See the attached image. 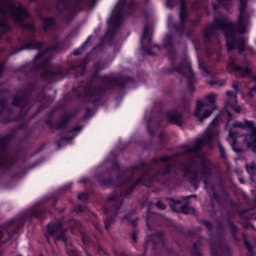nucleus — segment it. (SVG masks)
Listing matches in <instances>:
<instances>
[{
  "instance_id": "f257e3e1",
  "label": "nucleus",
  "mask_w": 256,
  "mask_h": 256,
  "mask_svg": "<svg viewBox=\"0 0 256 256\" xmlns=\"http://www.w3.org/2000/svg\"><path fill=\"white\" fill-rule=\"evenodd\" d=\"M109 67V63L105 60H99L92 66V78L82 80L76 87L72 88V92L78 99H82L85 103H91L94 107L104 105V97L107 91L113 89H127L129 83H134L131 77H114L111 74L100 75L101 71H105Z\"/></svg>"
},
{
  "instance_id": "f03ea898",
  "label": "nucleus",
  "mask_w": 256,
  "mask_h": 256,
  "mask_svg": "<svg viewBox=\"0 0 256 256\" xmlns=\"http://www.w3.org/2000/svg\"><path fill=\"white\" fill-rule=\"evenodd\" d=\"M49 67H51V61L44 59L41 63H26L18 67L17 72L25 74L26 77H29V75L37 77V73H39L41 69H44L40 74V79L45 81V83H57V81H63L65 77H69V75L73 73L83 77L85 71H87V58L82 59L79 64L70 63L68 68H59L58 71L49 70Z\"/></svg>"
},
{
  "instance_id": "7ed1b4c3",
  "label": "nucleus",
  "mask_w": 256,
  "mask_h": 256,
  "mask_svg": "<svg viewBox=\"0 0 256 256\" xmlns=\"http://www.w3.org/2000/svg\"><path fill=\"white\" fill-rule=\"evenodd\" d=\"M45 86L40 87L37 84V81L33 80L29 82L26 85V88L22 90L21 94L14 95L12 99V107H18V109H21V111H25V109H28L29 103L31 100V95H34V101L36 103H40L37 111H41V109L45 108V101H47V94L45 93Z\"/></svg>"
},
{
  "instance_id": "20e7f679",
  "label": "nucleus",
  "mask_w": 256,
  "mask_h": 256,
  "mask_svg": "<svg viewBox=\"0 0 256 256\" xmlns=\"http://www.w3.org/2000/svg\"><path fill=\"white\" fill-rule=\"evenodd\" d=\"M14 138L15 135L11 133L0 137V169L11 171L13 167H17L18 172L13 174V179H17L27 171V165L25 159H19L17 154L9 153V142L13 141Z\"/></svg>"
},
{
  "instance_id": "39448f33",
  "label": "nucleus",
  "mask_w": 256,
  "mask_h": 256,
  "mask_svg": "<svg viewBox=\"0 0 256 256\" xmlns=\"http://www.w3.org/2000/svg\"><path fill=\"white\" fill-rule=\"evenodd\" d=\"M138 185L149 186V184H147V182H145V180L139 176L132 185L127 187L125 190H122L119 196H112L108 198V205L103 207V213L105 215H107V213H112V215L108 216L104 220L106 231H109V229H111V225L115 223V219H117V215L119 214V209H121L123 206V199L129 197V195L135 191Z\"/></svg>"
},
{
  "instance_id": "423d86ee",
  "label": "nucleus",
  "mask_w": 256,
  "mask_h": 256,
  "mask_svg": "<svg viewBox=\"0 0 256 256\" xmlns=\"http://www.w3.org/2000/svg\"><path fill=\"white\" fill-rule=\"evenodd\" d=\"M211 29H221V31H223L228 51L237 49L239 55H243L245 52V38L241 37L237 39V36H235L237 35L235 23L227 20V16L214 17Z\"/></svg>"
},
{
  "instance_id": "0eeeda50",
  "label": "nucleus",
  "mask_w": 256,
  "mask_h": 256,
  "mask_svg": "<svg viewBox=\"0 0 256 256\" xmlns=\"http://www.w3.org/2000/svg\"><path fill=\"white\" fill-rule=\"evenodd\" d=\"M7 13L10 12V15L14 23L20 27L23 31H35V24L33 22H25L26 19H29L31 15L29 12L23 8V6H15V4L9 3L7 0H0V7H3Z\"/></svg>"
},
{
  "instance_id": "6e6552de",
  "label": "nucleus",
  "mask_w": 256,
  "mask_h": 256,
  "mask_svg": "<svg viewBox=\"0 0 256 256\" xmlns=\"http://www.w3.org/2000/svg\"><path fill=\"white\" fill-rule=\"evenodd\" d=\"M175 167L173 163H167L158 172L153 173V166L149 165L148 168L142 171L140 177L148 185H153V182L160 183L161 185H171V171Z\"/></svg>"
},
{
  "instance_id": "1a4fd4ad",
  "label": "nucleus",
  "mask_w": 256,
  "mask_h": 256,
  "mask_svg": "<svg viewBox=\"0 0 256 256\" xmlns=\"http://www.w3.org/2000/svg\"><path fill=\"white\" fill-rule=\"evenodd\" d=\"M60 5H64L63 9L59 6H56L58 17H61L62 21L65 23H71L77 15V11H83L82 3L86 5H92L95 3V0H57Z\"/></svg>"
},
{
  "instance_id": "9d476101",
  "label": "nucleus",
  "mask_w": 256,
  "mask_h": 256,
  "mask_svg": "<svg viewBox=\"0 0 256 256\" xmlns=\"http://www.w3.org/2000/svg\"><path fill=\"white\" fill-rule=\"evenodd\" d=\"M29 35L27 37L28 42L24 43L22 46L19 48L15 49L14 51L10 52L9 56L13 57V55H17V53H21V51H39L36 56L35 60L41 59L44 55L45 52H43V47H45V44L43 42H39L35 40V34L37 33V26H35V30H28Z\"/></svg>"
},
{
  "instance_id": "9b49d317",
  "label": "nucleus",
  "mask_w": 256,
  "mask_h": 256,
  "mask_svg": "<svg viewBox=\"0 0 256 256\" xmlns=\"http://www.w3.org/2000/svg\"><path fill=\"white\" fill-rule=\"evenodd\" d=\"M146 243H151L154 253L166 256H177V252L173 251V249L168 248L165 244V232L163 231H157L151 236H148V238L146 239Z\"/></svg>"
},
{
  "instance_id": "f8f14e48",
  "label": "nucleus",
  "mask_w": 256,
  "mask_h": 256,
  "mask_svg": "<svg viewBox=\"0 0 256 256\" xmlns=\"http://www.w3.org/2000/svg\"><path fill=\"white\" fill-rule=\"evenodd\" d=\"M197 165V160L195 157H190L187 162H180L177 165L178 171L183 173L184 177H188V181L190 185L197 191L199 189V183L201 180L199 179V172H193V166Z\"/></svg>"
},
{
  "instance_id": "ddd939ff",
  "label": "nucleus",
  "mask_w": 256,
  "mask_h": 256,
  "mask_svg": "<svg viewBox=\"0 0 256 256\" xmlns=\"http://www.w3.org/2000/svg\"><path fill=\"white\" fill-rule=\"evenodd\" d=\"M178 73L182 77H186L188 79L187 89L190 93L195 91V73L193 72V68L191 67V63L182 62L176 67L166 69L165 73L171 75L173 73Z\"/></svg>"
},
{
  "instance_id": "4468645a",
  "label": "nucleus",
  "mask_w": 256,
  "mask_h": 256,
  "mask_svg": "<svg viewBox=\"0 0 256 256\" xmlns=\"http://www.w3.org/2000/svg\"><path fill=\"white\" fill-rule=\"evenodd\" d=\"M234 129H249L250 133L246 136L245 142L248 149H251L253 153H256V126L255 122L244 120V122L236 121L233 123Z\"/></svg>"
},
{
  "instance_id": "2eb2a0df",
  "label": "nucleus",
  "mask_w": 256,
  "mask_h": 256,
  "mask_svg": "<svg viewBox=\"0 0 256 256\" xmlns=\"http://www.w3.org/2000/svg\"><path fill=\"white\" fill-rule=\"evenodd\" d=\"M67 230L63 228V223L59 220L50 222L47 225L45 238L49 243V237H54L56 241H62L63 243H67Z\"/></svg>"
},
{
  "instance_id": "dca6fc26",
  "label": "nucleus",
  "mask_w": 256,
  "mask_h": 256,
  "mask_svg": "<svg viewBox=\"0 0 256 256\" xmlns=\"http://www.w3.org/2000/svg\"><path fill=\"white\" fill-rule=\"evenodd\" d=\"M127 5V0H119L116 5V12L114 17H110L108 20V25L114 27L111 29L112 37L117 35V29L123 25V15H125V7Z\"/></svg>"
},
{
  "instance_id": "f3484780",
  "label": "nucleus",
  "mask_w": 256,
  "mask_h": 256,
  "mask_svg": "<svg viewBox=\"0 0 256 256\" xmlns=\"http://www.w3.org/2000/svg\"><path fill=\"white\" fill-rule=\"evenodd\" d=\"M226 69L230 75L237 73L242 79H247V77H253V70L251 67H242L239 65V60L235 56H230L227 63Z\"/></svg>"
},
{
  "instance_id": "a211bd4d",
  "label": "nucleus",
  "mask_w": 256,
  "mask_h": 256,
  "mask_svg": "<svg viewBox=\"0 0 256 256\" xmlns=\"http://www.w3.org/2000/svg\"><path fill=\"white\" fill-rule=\"evenodd\" d=\"M150 27L148 24L144 26L142 36L140 38V46L141 49L146 55H150L151 57H155V52H153V48L155 47L159 51H161V46L158 44H153V37L149 33Z\"/></svg>"
},
{
  "instance_id": "6ab92c4d",
  "label": "nucleus",
  "mask_w": 256,
  "mask_h": 256,
  "mask_svg": "<svg viewBox=\"0 0 256 256\" xmlns=\"http://www.w3.org/2000/svg\"><path fill=\"white\" fill-rule=\"evenodd\" d=\"M9 93V89H0V123L7 124L15 121L11 117L13 115V107L7 104V98L3 97V95H7Z\"/></svg>"
},
{
  "instance_id": "aec40b11",
  "label": "nucleus",
  "mask_w": 256,
  "mask_h": 256,
  "mask_svg": "<svg viewBox=\"0 0 256 256\" xmlns=\"http://www.w3.org/2000/svg\"><path fill=\"white\" fill-rule=\"evenodd\" d=\"M145 221L147 229H152L155 225H158V227H167L171 223V220L165 216L152 212L151 208H148L146 212Z\"/></svg>"
},
{
  "instance_id": "412c9836",
  "label": "nucleus",
  "mask_w": 256,
  "mask_h": 256,
  "mask_svg": "<svg viewBox=\"0 0 256 256\" xmlns=\"http://www.w3.org/2000/svg\"><path fill=\"white\" fill-rule=\"evenodd\" d=\"M211 256H231V248L225 243L223 236L218 237L214 242L210 243Z\"/></svg>"
},
{
  "instance_id": "4be33fe9",
  "label": "nucleus",
  "mask_w": 256,
  "mask_h": 256,
  "mask_svg": "<svg viewBox=\"0 0 256 256\" xmlns=\"http://www.w3.org/2000/svg\"><path fill=\"white\" fill-rule=\"evenodd\" d=\"M211 141H213V132L211 130H208L205 133V137L199 138L195 141L193 147L183 145L182 149H185V153L191 155V153H198V151H201L204 145H211Z\"/></svg>"
},
{
  "instance_id": "5701e85b",
  "label": "nucleus",
  "mask_w": 256,
  "mask_h": 256,
  "mask_svg": "<svg viewBox=\"0 0 256 256\" xmlns=\"http://www.w3.org/2000/svg\"><path fill=\"white\" fill-rule=\"evenodd\" d=\"M170 208L173 213H183L184 215H190V213H195V208L191 207L189 204L181 205V200L175 198H168Z\"/></svg>"
},
{
  "instance_id": "b1692460",
  "label": "nucleus",
  "mask_w": 256,
  "mask_h": 256,
  "mask_svg": "<svg viewBox=\"0 0 256 256\" xmlns=\"http://www.w3.org/2000/svg\"><path fill=\"white\" fill-rule=\"evenodd\" d=\"M164 49H167L169 52V59L172 63H175V40L173 34L166 35L163 42Z\"/></svg>"
},
{
  "instance_id": "393cba45",
  "label": "nucleus",
  "mask_w": 256,
  "mask_h": 256,
  "mask_svg": "<svg viewBox=\"0 0 256 256\" xmlns=\"http://www.w3.org/2000/svg\"><path fill=\"white\" fill-rule=\"evenodd\" d=\"M78 113V111L64 113L57 122L56 129H63V131H65V129H67V125L71 122V119H75Z\"/></svg>"
},
{
  "instance_id": "a878e982",
  "label": "nucleus",
  "mask_w": 256,
  "mask_h": 256,
  "mask_svg": "<svg viewBox=\"0 0 256 256\" xmlns=\"http://www.w3.org/2000/svg\"><path fill=\"white\" fill-rule=\"evenodd\" d=\"M228 96L225 105L234 109L235 113H241V106L237 105V93L229 90L226 92Z\"/></svg>"
},
{
  "instance_id": "bb28decb",
  "label": "nucleus",
  "mask_w": 256,
  "mask_h": 256,
  "mask_svg": "<svg viewBox=\"0 0 256 256\" xmlns=\"http://www.w3.org/2000/svg\"><path fill=\"white\" fill-rule=\"evenodd\" d=\"M169 123L181 127L183 125V114L177 110H172L166 113Z\"/></svg>"
},
{
  "instance_id": "cd10ccee",
  "label": "nucleus",
  "mask_w": 256,
  "mask_h": 256,
  "mask_svg": "<svg viewBox=\"0 0 256 256\" xmlns=\"http://www.w3.org/2000/svg\"><path fill=\"white\" fill-rule=\"evenodd\" d=\"M213 177V168L211 165H207V163L202 162V169H201V178L204 179V185L207 187V183H209V179Z\"/></svg>"
},
{
  "instance_id": "c85d7f7f",
  "label": "nucleus",
  "mask_w": 256,
  "mask_h": 256,
  "mask_svg": "<svg viewBox=\"0 0 256 256\" xmlns=\"http://www.w3.org/2000/svg\"><path fill=\"white\" fill-rule=\"evenodd\" d=\"M41 21L43 23L42 29L44 33L51 31V27H55L57 25V20L54 17H41Z\"/></svg>"
},
{
  "instance_id": "c756f323",
  "label": "nucleus",
  "mask_w": 256,
  "mask_h": 256,
  "mask_svg": "<svg viewBox=\"0 0 256 256\" xmlns=\"http://www.w3.org/2000/svg\"><path fill=\"white\" fill-rule=\"evenodd\" d=\"M112 170L116 173V181H118V187H120L121 183H123V180L125 179V168L123 172H121V165L119 162H114L112 164Z\"/></svg>"
},
{
  "instance_id": "7c9ffc66",
  "label": "nucleus",
  "mask_w": 256,
  "mask_h": 256,
  "mask_svg": "<svg viewBox=\"0 0 256 256\" xmlns=\"http://www.w3.org/2000/svg\"><path fill=\"white\" fill-rule=\"evenodd\" d=\"M96 181L100 187H115V180L113 178H105L103 174L96 175Z\"/></svg>"
},
{
  "instance_id": "2f4dec72",
  "label": "nucleus",
  "mask_w": 256,
  "mask_h": 256,
  "mask_svg": "<svg viewBox=\"0 0 256 256\" xmlns=\"http://www.w3.org/2000/svg\"><path fill=\"white\" fill-rule=\"evenodd\" d=\"M46 119L44 121L45 125L48 126V128L50 129V131H63V128H57V122L54 123L53 122V112H48L46 113Z\"/></svg>"
},
{
  "instance_id": "473e14b6",
  "label": "nucleus",
  "mask_w": 256,
  "mask_h": 256,
  "mask_svg": "<svg viewBox=\"0 0 256 256\" xmlns=\"http://www.w3.org/2000/svg\"><path fill=\"white\" fill-rule=\"evenodd\" d=\"M227 223L230 227V233L233 241H236V243H239V241H241L239 236H237L239 235V228L235 224H233V221L231 220H228Z\"/></svg>"
},
{
  "instance_id": "72a5a7b5",
  "label": "nucleus",
  "mask_w": 256,
  "mask_h": 256,
  "mask_svg": "<svg viewBox=\"0 0 256 256\" xmlns=\"http://www.w3.org/2000/svg\"><path fill=\"white\" fill-rule=\"evenodd\" d=\"M237 132L229 131V139H232L231 147L234 153H243V149L237 147Z\"/></svg>"
},
{
  "instance_id": "f704fd0d",
  "label": "nucleus",
  "mask_w": 256,
  "mask_h": 256,
  "mask_svg": "<svg viewBox=\"0 0 256 256\" xmlns=\"http://www.w3.org/2000/svg\"><path fill=\"white\" fill-rule=\"evenodd\" d=\"M91 37L92 36H88L87 39L82 43V45L73 51V55L75 57H77V55H83V51H85L87 47H89V43H91Z\"/></svg>"
},
{
  "instance_id": "c9c22d12",
  "label": "nucleus",
  "mask_w": 256,
  "mask_h": 256,
  "mask_svg": "<svg viewBox=\"0 0 256 256\" xmlns=\"http://www.w3.org/2000/svg\"><path fill=\"white\" fill-rule=\"evenodd\" d=\"M204 102L206 103V107L210 105L213 109H217V105H215V103H217V95H215V93L208 94Z\"/></svg>"
},
{
  "instance_id": "e433bc0d",
  "label": "nucleus",
  "mask_w": 256,
  "mask_h": 256,
  "mask_svg": "<svg viewBox=\"0 0 256 256\" xmlns=\"http://www.w3.org/2000/svg\"><path fill=\"white\" fill-rule=\"evenodd\" d=\"M181 3L180 12H179V19L180 23H184L187 25V8L183 5L185 2H176Z\"/></svg>"
},
{
  "instance_id": "4c0bfd02",
  "label": "nucleus",
  "mask_w": 256,
  "mask_h": 256,
  "mask_svg": "<svg viewBox=\"0 0 256 256\" xmlns=\"http://www.w3.org/2000/svg\"><path fill=\"white\" fill-rule=\"evenodd\" d=\"M211 27H213V22L209 26V29L204 30V38L208 43H211V37H213L214 31H217V29L221 31L220 28L211 29Z\"/></svg>"
},
{
  "instance_id": "58836bf2",
  "label": "nucleus",
  "mask_w": 256,
  "mask_h": 256,
  "mask_svg": "<svg viewBox=\"0 0 256 256\" xmlns=\"http://www.w3.org/2000/svg\"><path fill=\"white\" fill-rule=\"evenodd\" d=\"M183 155H188L185 153V149L183 152H176L168 156H163L162 160L166 161V163H169V161H173V159H178V157H183Z\"/></svg>"
},
{
  "instance_id": "ea45409f",
  "label": "nucleus",
  "mask_w": 256,
  "mask_h": 256,
  "mask_svg": "<svg viewBox=\"0 0 256 256\" xmlns=\"http://www.w3.org/2000/svg\"><path fill=\"white\" fill-rule=\"evenodd\" d=\"M65 49V42L58 41L54 45L46 49V51H63Z\"/></svg>"
},
{
  "instance_id": "a19ab883",
  "label": "nucleus",
  "mask_w": 256,
  "mask_h": 256,
  "mask_svg": "<svg viewBox=\"0 0 256 256\" xmlns=\"http://www.w3.org/2000/svg\"><path fill=\"white\" fill-rule=\"evenodd\" d=\"M207 106L206 102L203 100H198L196 102V110L194 112V117H201V110L203 107Z\"/></svg>"
},
{
  "instance_id": "79ce46f5",
  "label": "nucleus",
  "mask_w": 256,
  "mask_h": 256,
  "mask_svg": "<svg viewBox=\"0 0 256 256\" xmlns=\"http://www.w3.org/2000/svg\"><path fill=\"white\" fill-rule=\"evenodd\" d=\"M214 111H215V108L207 109L204 111L203 114H201L200 112V116H196V118L200 121V123H203V121H205V119H208V117H210Z\"/></svg>"
},
{
  "instance_id": "37998d69",
  "label": "nucleus",
  "mask_w": 256,
  "mask_h": 256,
  "mask_svg": "<svg viewBox=\"0 0 256 256\" xmlns=\"http://www.w3.org/2000/svg\"><path fill=\"white\" fill-rule=\"evenodd\" d=\"M187 24L180 22L179 24H172L171 27L178 33V35H183L185 33V27Z\"/></svg>"
},
{
  "instance_id": "c03bdc74",
  "label": "nucleus",
  "mask_w": 256,
  "mask_h": 256,
  "mask_svg": "<svg viewBox=\"0 0 256 256\" xmlns=\"http://www.w3.org/2000/svg\"><path fill=\"white\" fill-rule=\"evenodd\" d=\"M243 237H244V246L247 249L248 253H250L251 255H255V250L253 249V245H251V242L247 240V236L245 234H243Z\"/></svg>"
},
{
  "instance_id": "a18cd8bd",
  "label": "nucleus",
  "mask_w": 256,
  "mask_h": 256,
  "mask_svg": "<svg viewBox=\"0 0 256 256\" xmlns=\"http://www.w3.org/2000/svg\"><path fill=\"white\" fill-rule=\"evenodd\" d=\"M158 139H159V145H160V149L161 151H163V147H165V145H167V136H165L164 132H161L158 135Z\"/></svg>"
},
{
  "instance_id": "49530a36",
  "label": "nucleus",
  "mask_w": 256,
  "mask_h": 256,
  "mask_svg": "<svg viewBox=\"0 0 256 256\" xmlns=\"http://www.w3.org/2000/svg\"><path fill=\"white\" fill-rule=\"evenodd\" d=\"M0 29H3L6 32L11 31V25L7 22L6 18L0 19Z\"/></svg>"
},
{
  "instance_id": "de8ad7c7",
  "label": "nucleus",
  "mask_w": 256,
  "mask_h": 256,
  "mask_svg": "<svg viewBox=\"0 0 256 256\" xmlns=\"http://www.w3.org/2000/svg\"><path fill=\"white\" fill-rule=\"evenodd\" d=\"M198 67L202 72V75H211V72H209V69H207V65L205 64V62H201V60H199Z\"/></svg>"
},
{
  "instance_id": "09e8293b",
  "label": "nucleus",
  "mask_w": 256,
  "mask_h": 256,
  "mask_svg": "<svg viewBox=\"0 0 256 256\" xmlns=\"http://www.w3.org/2000/svg\"><path fill=\"white\" fill-rule=\"evenodd\" d=\"M141 169V166L136 165V166H129V167H126L125 170H124V173H129L131 174L132 176L135 175V171H140Z\"/></svg>"
},
{
  "instance_id": "8fccbe9b",
  "label": "nucleus",
  "mask_w": 256,
  "mask_h": 256,
  "mask_svg": "<svg viewBox=\"0 0 256 256\" xmlns=\"http://www.w3.org/2000/svg\"><path fill=\"white\" fill-rule=\"evenodd\" d=\"M211 201H216V203H218V205H221L222 200H221V196H219V194H217V192L215 191V187H212V196H211Z\"/></svg>"
},
{
  "instance_id": "3c124183",
  "label": "nucleus",
  "mask_w": 256,
  "mask_h": 256,
  "mask_svg": "<svg viewBox=\"0 0 256 256\" xmlns=\"http://www.w3.org/2000/svg\"><path fill=\"white\" fill-rule=\"evenodd\" d=\"M247 3H249V0H239V13L247 11Z\"/></svg>"
},
{
  "instance_id": "603ef678",
  "label": "nucleus",
  "mask_w": 256,
  "mask_h": 256,
  "mask_svg": "<svg viewBox=\"0 0 256 256\" xmlns=\"http://www.w3.org/2000/svg\"><path fill=\"white\" fill-rule=\"evenodd\" d=\"M177 3H185V0H166V7L173 9Z\"/></svg>"
},
{
  "instance_id": "864d4df0",
  "label": "nucleus",
  "mask_w": 256,
  "mask_h": 256,
  "mask_svg": "<svg viewBox=\"0 0 256 256\" xmlns=\"http://www.w3.org/2000/svg\"><path fill=\"white\" fill-rule=\"evenodd\" d=\"M82 243L86 247H91L93 245V240H91L87 235H82Z\"/></svg>"
},
{
  "instance_id": "5fc2aeb1",
  "label": "nucleus",
  "mask_w": 256,
  "mask_h": 256,
  "mask_svg": "<svg viewBox=\"0 0 256 256\" xmlns=\"http://www.w3.org/2000/svg\"><path fill=\"white\" fill-rule=\"evenodd\" d=\"M74 213H87V206L79 205L77 207L72 208Z\"/></svg>"
},
{
  "instance_id": "6e6d98bb",
  "label": "nucleus",
  "mask_w": 256,
  "mask_h": 256,
  "mask_svg": "<svg viewBox=\"0 0 256 256\" xmlns=\"http://www.w3.org/2000/svg\"><path fill=\"white\" fill-rule=\"evenodd\" d=\"M132 182H133V175L124 178V180H122V182L120 183L119 187H125L126 185H131Z\"/></svg>"
},
{
  "instance_id": "4d7b16f0",
  "label": "nucleus",
  "mask_w": 256,
  "mask_h": 256,
  "mask_svg": "<svg viewBox=\"0 0 256 256\" xmlns=\"http://www.w3.org/2000/svg\"><path fill=\"white\" fill-rule=\"evenodd\" d=\"M93 117V108H87L86 113L82 117V121H87V119H91Z\"/></svg>"
},
{
  "instance_id": "13d9d810",
  "label": "nucleus",
  "mask_w": 256,
  "mask_h": 256,
  "mask_svg": "<svg viewBox=\"0 0 256 256\" xmlns=\"http://www.w3.org/2000/svg\"><path fill=\"white\" fill-rule=\"evenodd\" d=\"M146 129L150 137H155V130L153 129V127H151V119L148 120Z\"/></svg>"
},
{
  "instance_id": "bf43d9fd",
  "label": "nucleus",
  "mask_w": 256,
  "mask_h": 256,
  "mask_svg": "<svg viewBox=\"0 0 256 256\" xmlns=\"http://www.w3.org/2000/svg\"><path fill=\"white\" fill-rule=\"evenodd\" d=\"M97 51H103V42H99L97 45H95L88 53V55H91V53H95Z\"/></svg>"
},
{
  "instance_id": "052dcab7",
  "label": "nucleus",
  "mask_w": 256,
  "mask_h": 256,
  "mask_svg": "<svg viewBox=\"0 0 256 256\" xmlns=\"http://www.w3.org/2000/svg\"><path fill=\"white\" fill-rule=\"evenodd\" d=\"M218 149L221 159H227V152L225 151V147H223L221 143L218 144Z\"/></svg>"
},
{
  "instance_id": "680f3d73",
  "label": "nucleus",
  "mask_w": 256,
  "mask_h": 256,
  "mask_svg": "<svg viewBox=\"0 0 256 256\" xmlns=\"http://www.w3.org/2000/svg\"><path fill=\"white\" fill-rule=\"evenodd\" d=\"M71 187H73L72 183H68L64 186H62L61 188L58 189V192L60 193H67V191H69L71 189Z\"/></svg>"
},
{
  "instance_id": "e2e57ef3",
  "label": "nucleus",
  "mask_w": 256,
  "mask_h": 256,
  "mask_svg": "<svg viewBox=\"0 0 256 256\" xmlns=\"http://www.w3.org/2000/svg\"><path fill=\"white\" fill-rule=\"evenodd\" d=\"M201 223L203 225H205L206 229L208 231H213V223L211 221H208V220H201Z\"/></svg>"
},
{
  "instance_id": "0e129e2a",
  "label": "nucleus",
  "mask_w": 256,
  "mask_h": 256,
  "mask_svg": "<svg viewBox=\"0 0 256 256\" xmlns=\"http://www.w3.org/2000/svg\"><path fill=\"white\" fill-rule=\"evenodd\" d=\"M135 5H136L135 0H130L129 3H127V0H126L125 10L127 9V11H131V9H134Z\"/></svg>"
},
{
  "instance_id": "69168bd1",
  "label": "nucleus",
  "mask_w": 256,
  "mask_h": 256,
  "mask_svg": "<svg viewBox=\"0 0 256 256\" xmlns=\"http://www.w3.org/2000/svg\"><path fill=\"white\" fill-rule=\"evenodd\" d=\"M138 235H139V230L138 229H134L133 231H132V234H131V239H132V241H133V243H137V241H138Z\"/></svg>"
},
{
  "instance_id": "338daca9",
  "label": "nucleus",
  "mask_w": 256,
  "mask_h": 256,
  "mask_svg": "<svg viewBox=\"0 0 256 256\" xmlns=\"http://www.w3.org/2000/svg\"><path fill=\"white\" fill-rule=\"evenodd\" d=\"M79 201H87L89 199V194L87 192H82L78 194Z\"/></svg>"
},
{
  "instance_id": "774afa93",
  "label": "nucleus",
  "mask_w": 256,
  "mask_h": 256,
  "mask_svg": "<svg viewBox=\"0 0 256 256\" xmlns=\"http://www.w3.org/2000/svg\"><path fill=\"white\" fill-rule=\"evenodd\" d=\"M181 107H183L185 110L189 109L190 103L189 100H187V98L182 99Z\"/></svg>"
}]
</instances>
